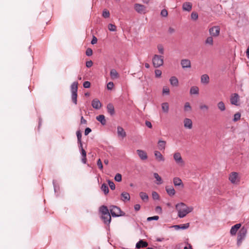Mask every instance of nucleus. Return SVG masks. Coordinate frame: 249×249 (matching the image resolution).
Masks as SVG:
<instances>
[{
	"mask_svg": "<svg viewBox=\"0 0 249 249\" xmlns=\"http://www.w3.org/2000/svg\"><path fill=\"white\" fill-rule=\"evenodd\" d=\"M176 208L178 212V215L179 218H183L193 210L192 207H189L182 202L177 204L176 205Z\"/></svg>",
	"mask_w": 249,
	"mask_h": 249,
	"instance_id": "1",
	"label": "nucleus"
},
{
	"mask_svg": "<svg viewBox=\"0 0 249 249\" xmlns=\"http://www.w3.org/2000/svg\"><path fill=\"white\" fill-rule=\"evenodd\" d=\"M99 212L101 213V218L105 224L109 225L111 220V214L106 206L103 205L99 208Z\"/></svg>",
	"mask_w": 249,
	"mask_h": 249,
	"instance_id": "2",
	"label": "nucleus"
},
{
	"mask_svg": "<svg viewBox=\"0 0 249 249\" xmlns=\"http://www.w3.org/2000/svg\"><path fill=\"white\" fill-rule=\"evenodd\" d=\"M247 231L248 227L246 226H243L240 229L238 233L237 239V245L238 247L241 245L243 240L245 238Z\"/></svg>",
	"mask_w": 249,
	"mask_h": 249,
	"instance_id": "3",
	"label": "nucleus"
},
{
	"mask_svg": "<svg viewBox=\"0 0 249 249\" xmlns=\"http://www.w3.org/2000/svg\"><path fill=\"white\" fill-rule=\"evenodd\" d=\"M78 83L75 81L72 83L71 86V100L72 102L75 104H77V89Z\"/></svg>",
	"mask_w": 249,
	"mask_h": 249,
	"instance_id": "4",
	"label": "nucleus"
},
{
	"mask_svg": "<svg viewBox=\"0 0 249 249\" xmlns=\"http://www.w3.org/2000/svg\"><path fill=\"white\" fill-rule=\"evenodd\" d=\"M109 212L112 217H116L125 215V213L122 212L119 207L114 205L110 207Z\"/></svg>",
	"mask_w": 249,
	"mask_h": 249,
	"instance_id": "5",
	"label": "nucleus"
},
{
	"mask_svg": "<svg viewBox=\"0 0 249 249\" xmlns=\"http://www.w3.org/2000/svg\"><path fill=\"white\" fill-rule=\"evenodd\" d=\"M152 62L155 68H159L163 64V57L162 55L155 54L152 59Z\"/></svg>",
	"mask_w": 249,
	"mask_h": 249,
	"instance_id": "6",
	"label": "nucleus"
},
{
	"mask_svg": "<svg viewBox=\"0 0 249 249\" xmlns=\"http://www.w3.org/2000/svg\"><path fill=\"white\" fill-rule=\"evenodd\" d=\"M173 158L176 164L179 166H183L185 165V162L183 160L180 153H175L173 155Z\"/></svg>",
	"mask_w": 249,
	"mask_h": 249,
	"instance_id": "7",
	"label": "nucleus"
},
{
	"mask_svg": "<svg viewBox=\"0 0 249 249\" xmlns=\"http://www.w3.org/2000/svg\"><path fill=\"white\" fill-rule=\"evenodd\" d=\"M229 179L233 184H237L240 180L238 174L237 172H232L231 173Z\"/></svg>",
	"mask_w": 249,
	"mask_h": 249,
	"instance_id": "8",
	"label": "nucleus"
},
{
	"mask_svg": "<svg viewBox=\"0 0 249 249\" xmlns=\"http://www.w3.org/2000/svg\"><path fill=\"white\" fill-rule=\"evenodd\" d=\"M145 7L143 5L136 3L134 4L135 10L139 14L145 13Z\"/></svg>",
	"mask_w": 249,
	"mask_h": 249,
	"instance_id": "9",
	"label": "nucleus"
},
{
	"mask_svg": "<svg viewBox=\"0 0 249 249\" xmlns=\"http://www.w3.org/2000/svg\"><path fill=\"white\" fill-rule=\"evenodd\" d=\"M209 33L213 36H217L220 33V28L218 26H213L209 29Z\"/></svg>",
	"mask_w": 249,
	"mask_h": 249,
	"instance_id": "10",
	"label": "nucleus"
},
{
	"mask_svg": "<svg viewBox=\"0 0 249 249\" xmlns=\"http://www.w3.org/2000/svg\"><path fill=\"white\" fill-rule=\"evenodd\" d=\"M239 95L237 93H234L231 95L230 101L232 105L238 106V102L239 101Z\"/></svg>",
	"mask_w": 249,
	"mask_h": 249,
	"instance_id": "11",
	"label": "nucleus"
},
{
	"mask_svg": "<svg viewBox=\"0 0 249 249\" xmlns=\"http://www.w3.org/2000/svg\"><path fill=\"white\" fill-rule=\"evenodd\" d=\"M180 64L183 69L190 68L191 67V61L188 59H184L181 60Z\"/></svg>",
	"mask_w": 249,
	"mask_h": 249,
	"instance_id": "12",
	"label": "nucleus"
},
{
	"mask_svg": "<svg viewBox=\"0 0 249 249\" xmlns=\"http://www.w3.org/2000/svg\"><path fill=\"white\" fill-rule=\"evenodd\" d=\"M91 106L94 108L99 109L102 106V104L98 99H94L92 101Z\"/></svg>",
	"mask_w": 249,
	"mask_h": 249,
	"instance_id": "13",
	"label": "nucleus"
},
{
	"mask_svg": "<svg viewBox=\"0 0 249 249\" xmlns=\"http://www.w3.org/2000/svg\"><path fill=\"white\" fill-rule=\"evenodd\" d=\"M136 151L139 157L142 160H144L147 159V154L144 150L138 149Z\"/></svg>",
	"mask_w": 249,
	"mask_h": 249,
	"instance_id": "14",
	"label": "nucleus"
},
{
	"mask_svg": "<svg viewBox=\"0 0 249 249\" xmlns=\"http://www.w3.org/2000/svg\"><path fill=\"white\" fill-rule=\"evenodd\" d=\"M241 226V225L240 223L236 224L234 226H232L230 231V233L231 235H235L236 234L237 231L240 229Z\"/></svg>",
	"mask_w": 249,
	"mask_h": 249,
	"instance_id": "15",
	"label": "nucleus"
},
{
	"mask_svg": "<svg viewBox=\"0 0 249 249\" xmlns=\"http://www.w3.org/2000/svg\"><path fill=\"white\" fill-rule=\"evenodd\" d=\"M173 183L175 186H179L181 188L184 187V185L181 179L178 177H175L173 178Z\"/></svg>",
	"mask_w": 249,
	"mask_h": 249,
	"instance_id": "16",
	"label": "nucleus"
},
{
	"mask_svg": "<svg viewBox=\"0 0 249 249\" xmlns=\"http://www.w3.org/2000/svg\"><path fill=\"white\" fill-rule=\"evenodd\" d=\"M189 223H185L183 224H180V225H176L172 226L173 228H174L176 230H185L189 228Z\"/></svg>",
	"mask_w": 249,
	"mask_h": 249,
	"instance_id": "17",
	"label": "nucleus"
},
{
	"mask_svg": "<svg viewBox=\"0 0 249 249\" xmlns=\"http://www.w3.org/2000/svg\"><path fill=\"white\" fill-rule=\"evenodd\" d=\"M192 9V4L190 2H185L182 4L183 11L190 12Z\"/></svg>",
	"mask_w": 249,
	"mask_h": 249,
	"instance_id": "18",
	"label": "nucleus"
},
{
	"mask_svg": "<svg viewBox=\"0 0 249 249\" xmlns=\"http://www.w3.org/2000/svg\"><path fill=\"white\" fill-rule=\"evenodd\" d=\"M117 134L118 137L124 138L126 137V133L124 131V128L120 126L117 127Z\"/></svg>",
	"mask_w": 249,
	"mask_h": 249,
	"instance_id": "19",
	"label": "nucleus"
},
{
	"mask_svg": "<svg viewBox=\"0 0 249 249\" xmlns=\"http://www.w3.org/2000/svg\"><path fill=\"white\" fill-rule=\"evenodd\" d=\"M183 123L184 126L186 128L191 129L192 128V121L190 119L185 118Z\"/></svg>",
	"mask_w": 249,
	"mask_h": 249,
	"instance_id": "20",
	"label": "nucleus"
},
{
	"mask_svg": "<svg viewBox=\"0 0 249 249\" xmlns=\"http://www.w3.org/2000/svg\"><path fill=\"white\" fill-rule=\"evenodd\" d=\"M166 142L165 141L160 140L158 142V147L160 150H164Z\"/></svg>",
	"mask_w": 249,
	"mask_h": 249,
	"instance_id": "21",
	"label": "nucleus"
},
{
	"mask_svg": "<svg viewBox=\"0 0 249 249\" xmlns=\"http://www.w3.org/2000/svg\"><path fill=\"white\" fill-rule=\"evenodd\" d=\"M121 200H123V201H129L130 199L129 194L126 192H123L121 194Z\"/></svg>",
	"mask_w": 249,
	"mask_h": 249,
	"instance_id": "22",
	"label": "nucleus"
},
{
	"mask_svg": "<svg viewBox=\"0 0 249 249\" xmlns=\"http://www.w3.org/2000/svg\"><path fill=\"white\" fill-rule=\"evenodd\" d=\"M165 190H166L167 193L168 194V195L169 196H173L175 195V191L172 186H171V187L166 186L165 187Z\"/></svg>",
	"mask_w": 249,
	"mask_h": 249,
	"instance_id": "23",
	"label": "nucleus"
},
{
	"mask_svg": "<svg viewBox=\"0 0 249 249\" xmlns=\"http://www.w3.org/2000/svg\"><path fill=\"white\" fill-rule=\"evenodd\" d=\"M147 246V243L146 242L142 240H140L138 243H137L136 245V248L137 249H141L146 247Z\"/></svg>",
	"mask_w": 249,
	"mask_h": 249,
	"instance_id": "24",
	"label": "nucleus"
},
{
	"mask_svg": "<svg viewBox=\"0 0 249 249\" xmlns=\"http://www.w3.org/2000/svg\"><path fill=\"white\" fill-rule=\"evenodd\" d=\"M110 75L112 79H116L119 77V75L117 71L115 69H112L110 72Z\"/></svg>",
	"mask_w": 249,
	"mask_h": 249,
	"instance_id": "25",
	"label": "nucleus"
},
{
	"mask_svg": "<svg viewBox=\"0 0 249 249\" xmlns=\"http://www.w3.org/2000/svg\"><path fill=\"white\" fill-rule=\"evenodd\" d=\"M96 120L100 122L101 124L103 125H105L107 123V121L105 119V117L104 115H99L97 116L96 117Z\"/></svg>",
	"mask_w": 249,
	"mask_h": 249,
	"instance_id": "26",
	"label": "nucleus"
},
{
	"mask_svg": "<svg viewBox=\"0 0 249 249\" xmlns=\"http://www.w3.org/2000/svg\"><path fill=\"white\" fill-rule=\"evenodd\" d=\"M107 110L108 113H109L111 115H113L115 113L114 111V107L113 105L112 104H108L107 105Z\"/></svg>",
	"mask_w": 249,
	"mask_h": 249,
	"instance_id": "27",
	"label": "nucleus"
},
{
	"mask_svg": "<svg viewBox=\"0 0 249 249\" xmlns=\"http://www.w3.org/2000/svg\"><path fill=\"white\" fill-rule=\"evenodd\" d=\"M154 155H155V156L156 157V159L159 161H164V158L163 156L162 155V154L159 151H155Z\"/></svg>",
	"mask_w": 249,
	"mask_h": 249,
	"instance_id": "28",
	"label": "nucleus"
},
{
	"mask_svg": "<svg viewBox=\"0 0 249 249\" xmlns=\"http://www.w3.org/2000/svg\"><path fill=\"white\" fill-rule=\"evenodd\" d=\"M201 82L203 84H207L209 82V77L206 74H203L201 77Z\"/></svg>",
	"mask_w": 249,
	"mask_h": 249,
	"instance_id": "29",
	"label": "nucleus"
},
{
	"mask_svg": "<svg viewBox=\"0 0 249 249\" xmlns=\"http://www.w3.org/2000/svg\"><path fill=\"white\" fill-rule=\"evenodd\" d=\"M170 82L173 86L177 87L178 84V81L177 77L175 76H172L170 79Z\"/></svg>",
	"mask_w": 249,
	"mask_h": 249,
	"instance_id": "30",
	"label": "nucleus"
},
{
	"mask_svg": "<svg viewBox=\"0 0 249 249\" xmlns=\"http://www.w3.org/2000/svg\"><path fill=\"white\" fill-rule=\"evenodd\" d=\"M154 177L156 179V183L157 185H160L162 183V180L161 178V177L159 175V174L157 173H154L153 174Z\"/></svg>",
	"mask_w": 249,
	"mask_h": 249,
	"instance_id": "31",
	"label": "nucleus"
},
{
	"mask_svg": "<svg viewBox=\"0 0 249 249\" xmlns=\"http://www.w3.org/2000/svg\"><path fill=\"white\" fill-rule=\"evenodd\" d=\"M76 136L77 138V142L79 144V147H82V142H81V138H82V134L80 130H78L76 132Z\"/></svg>",
	"mask_w": 249,
	"mask_h": 249,
	"instance_id": "32",
	"label": "nucleus"
},
{
	"mask_svg": "<svg viewBox=\"0 0 249 249\" xmlns=\"http://www.w3.org/2000/svg\"><path fill=\"white\" fill-rule=\"evenodd\" d=\"M140 196L142 200L144 202H146L148 200V196L147 194L144 192H140Z\"/></svg>",
	"mask_w": 249,
	"mask_h": 249,
	"instance_id": "33",
	"label": "nucleus"
},
{
	"mask_svg": "<svg viewBox=\"0 0 249 249\" xmlns=\"http://www.w3.org/2000/svg\"><path fill=\"white\" fill-rule=\"evenodd\" d=\"M218 108L221 111H224L226 109V107L225 104L223 102L220 101L218 103L217 105Z\"/></svg>",
	"mask_w": 249,
	"mask_h": 249,
	"instance_id": "34",
	"label": "nucleus"
},
{
	"mask_svg": "<svg viewBox=\"0 0 249 249\" xmlns=\"http://www.w3.org/2000/svg\"><path fill=\"white\" fill-rule=\"evenodd\" d=\"M162 110L164 112L167 113L169 111V105L168 103L165 102L161 104Z\"/></svg>",
	"mask_w": 249,
	"mask_h": 249,
	"instance_id": "35",
	"label": "nucleus"
},
{
	"mask_svg": "<svg viewBox=\"0 0 249 249\" xmlns=\"http://www.w3.org/2000/svg\"><path fill=\"white\" fill-rule=\"evenodd\" d=\"M101 189L104 193V194L105 195H107L108 193V191H109L108 187V186L106 184L103 183L101 186Z\"/></svg>",
	"mask_w": 249,
	"mask_h": 249,
	"instance_id": "36",
	"label": "nucleus"
},
{
	"mask_svg": "<svg viewBox=\"0 0 249 249\" xmlns=\"http://www.w3.org/2000/svg\"><path fill=\"white\" fill-rule=\"evenodd\" d=\"M199 89L196 86L192 87L190 89V93L191 94H198Z\"/></svg>",
	"mask_w": 249,
	"mask_h": 249,
	"instance_id": "37",
	"label": "nucleus"
},
{
	"mask_svg": "<svg viewBox=\"0 0 249 249\" xmlns=\"http://www.w3.org/2000/svg\"><path fill=\"white\" fill-rule=\"evenodd\" d=\"M108 30L110 31L114 32L116 30V27L114 24L109 23L108 25Z\"/></svg>",
	"mask_w": 249,
	"mask_h": 249,
	"instance_id": "38",
	"label": "nucleus"
},
{
	"mask_svg": "<svg viewBox=\"0 0 249 249\" xmlns=\"http://www.w3.org/2000/svg\"><path fill=\"white\" fill-rule=\"evenodd\" d=\"M191 107L189 103L186 102L184 105V109L185 111H189L191 110Z\"/></svg>",
	"mask_w": 249,
	"mask_h": 249,
	"instance_id": "39",
	"label": "nucleus"
},
{
	"mask_svg": "<svg viewBox=\"0 0 249 249\" xmlns=\"http://www.w3.org/2000/svg\"><path fill=\"white\" fill-rule=\"evenodd\" d=\"M240 118H241V114L239 112H237L234 115L233 121L234 122H237V121H238L240 119Z\"/></svg>",
	"mask_w": 249,
	"mask_h": 249,
	"instance_id": "40",
	"label": "nucleus"
},
{
	"mask_svg": "<svg viewBox=\"0 0 249 249\" xmlns=\"http://www.w3.org/2000/svg\"><path fill=\"white\" fill-rule=\"evenodd\" d=\"M152 198L154 200H159L160 199V196L155 191L152 192Z\"/></svg>",
	"mask_w": 249,
	"mask_h": 249,
	"instance_id": "41",
	"label": "nucleus"
},
{
	"mask_svg": "<svg viewBox=\"0 0 249 249\" xmlns=\"http://www.w3.org/2000/svg\"><path fill=\"white\" fill-rule=\"evenodd\" d=\"M114 179L117 182H120L122 180V175L119 174L117 173L114 177Z\"/></svg>",
	"mask_w": 249,
	"mask_h": 249,
	"instance_id": "42",
	"label": "nucleus"
},
{
	"mask_svg": "<svg viewBox=\"0 0 249 249\" xmlns=\"http://www.w3.org/2000/svg\"><path fill=\"white\" fill-rule=\"evenodd\" d=\"M157 48L159 53L163 54L164 53V49L162 45L161 44H159Z\"/></svg>",
	"mask_w": 249,
	"mask_h": 249,
	"instance_id": "43",
	"label": "nucleus"
},
{
	"mask_svg": "<svg viewBox=\"0 0 249 249\" xmlns=\"http://www.w3.org/2000/svg\"><path fill=\"white\" fill-rule=\"evenodd\" d=\"M108 185L112 190H114L115 189V185L114 182L110 180H108Z\"/></svg>",
	"mask_w": 249,
	"mask_h": 249,
	"instance_id": "44",
	"label": "nucleus"
},
{
	"mask_svg": "<svg viewBox=\"0 0 249 249\" xmlns=\"http://www.w3.org/2000/svg\"><path fill=\"white\" fill-rule=\"evenodd\" d=\"M109 12L107 10H104L102 13V16L105 18H107L109 17Z\"/></svg>",
	"mask_w": 249,
	"mask_h": 249,
	"instance_id": "45",
	"label": "nucleus"
},
{
	"mask_svg": "<svg viewBox=\"0 0 249 249\" xmlns=\"http://www.w3.org/2000/svg\"><path fill=\"white\" fill-rule=\"evenodd\" d=\"M206 44H209V45H213V39L212 37L209 36L207 37V38L206 40L205 41Z\"/></svg>",
	"mask_w": 249,
	"mask_h": 249,
	"instance_id": "46",
	"label": "nucleus"
},
{
	"mask_svg": "<svg viewBox=\"0 0 249 249\" xmlns=\"http://www.w3.org/2000/svg\"><path fill=\"white\" fill-rule=\"evenodd\" d=\"M159 219V216L155 215V216H154L148 217L147 218V221H152V220H158Z\"/></svg>",
	"mask_w": 249,
	"mask_h": 249,
	"instance_id": "47",
	"label": "nucleus"
},
{
	"mask_svg": "<svg viewBox=\"0 0 249 249\" xmlns=\"http://www.w3.org/2000/svg\"><path fill=\"white\" fill-rule=\"evenodd\" d=\"M79 149L81 150V153L82 155V157H86V151L83 149V146H82V147H79Z\"/></svg>",
	"mask_w": 249,
	"mask_h": 249,
	"instance_id": "48",
	"label": "nucleus"
},
{
	"mask_svg": "<svg viewBox=\"0 0 249 249\" xmlns=\"http://www.w3.org/2000/svg\"><path fill=\"white\" fill-rule=\"evenodd\" d=\"M97 165L100 170H102L103 168V164L101 160L99 159L97 161Z\"/></svg>",
	"mask_w": 249,
	"mask_h": 249,
	"instance_id": "49",
	"label": "nucleus"
},
{
	"mask_svg": "<svg viewBox=\"0 0 249 249\" xmlns=\"http://www.w3.org/2000/svg\"><path fill=\"white\" fill-rule=\"evenodd\" d=\"M191 18L193 20H196L198 18V14L196 12L192 13Z\"/></svg>",
	"mask_w": 249,
	"mask_h": 249,
	"instance_id": "50",
	"label": "nucleus"
},
{
	"mask_svg": "<svg viewBox=\"0 0 249 249\" xmlns=\"http://www.w3.org/2000/svg\"><path fill=\"white\" fill-rule=\"evenodd\" d=\"M92 54V50L90 48H88L86 51V54L88 56H91Z\"/></svg>",
	"mask_w": 249,
	"mask_h": 249,
	"instance_id": "51",
	"label": "nucleus"
},
{
	"mask_svg": "<svg viewBox=\"0 0 249 249\" xmlns=\"http://www.w3.org/2000/svg\"><path fill=\"white\" fill-rule=\"evenodd\" d=\"M155 76L156 77H160L161 75V71L160 70H156L155 71Z\"/></svg>",
	"mask_w": 249,
	"mask_h": 249,
	"instance_id": "52",
	"label": "nucleus"
},
{
	"mask_svg": "<svg viewBox=\"0 0 249 249\" xmlns=\"http://www.w3.org/2000/svg\"><path fill=\"white\" fill-rule=\"evenodd\" d=\"M162 92H163V94H165L168 95L170 92V90H169V88H168L167 87H164L163 89Z\"/></svg>",
	"mask_w": 249,
	"mask_h": 249,
	"instance_id": "53",
	"label": "nucleus"
},
{
	"mask_svg": "<svg viewBox=\"0 0 249 249\" xmlns=\"http://www.w3.org/2000/svg\"><path fill=\"white\" fill-rule=\"evenodd\" d=\"M160 14L162 17H166L168 15V12L166 10L163 9L161 10Z\"/></svg>",
	"mask_w": 249,
	"mask_h": 249,
	"instance_id": "54",
	"label": "nucleus"
},
{
	"mask_svg": "<svg viewBox=\"0 0 249 249\" xmlns=\"http://www.w3.org/2000/svg\"><path fill=\"white\" fill-rule=\"evenodd\" d=\"M113 86H114V84H113V83L112 82H109L107 84V88L109 90L112 89L113 88Z\"/></svg>",
	"mask_w": 249,
	"mask_h": 249,
	"instance_id": "55",
	"label": "nucleus"
},
{
	"mask_svg": "<svg viewBox=\"0 0 249 249\" xmlns=\"http://www.w3.org/2000/svg\"><path fill=\"white\" fill-rule=\"evenodd\" d=\"M53 183L54 193L55 194H56L57 190V189H59V187L57 186V185L55 183V181L54 180H53Z\"/></svg>",
	"mask_w": 249,
	"mask_h": 249,
	"instance_id": "56",
	"label": "nucleus"
},
{
	"mask_svg": "<svg viewBox=\"0 0 249 249\" xmlns=\"http://www.w3.org/2000/svg\"><path fill=\"white\" fill-rule=\"evenodd\" d=\"M90 83L89 81H85L83 83V87L85 88H89L90 87Z\"/></svg>",
	"mask_w": 249,
	"mask_h": 249,
	"instance_id": "57",
	"label": "nucleus"
},
{
	"mask_svg": "<svg viewBox=\"0 0 249 249\" xmlns=\"http://www.w3.org/2000/svg\"><path fill=\"white\" fill-rule=\"evenodd\" d=\"M199 108L201 110H208V109L209 108L208 107L205 105H200Z\"/></svg>",
	"mask_w": 249,
	"mask_h": 249,
	"instance_id": "58",
	"label": "nucleus"
},
{
	"mask_svg": "<svg viewBox=\"0 0 249 249\" xmlns=\"http://www.w3.org/2000/svg\"><path fill=\"white\" fill-rule=\"evenodd\" d=\"M156 212L158 213H162V209L160 206H158L155 208Z\"/></svg>",
	"mask_w": 249,
	"mask_h": 249,
	"instance_id": "59",
	"label": "nucleus"
},
{
	"mask_svg": "<svg viewBox=\"0 0 249 249\" xmlns=\"http://www.w3.org/2000/svg\"><path fill=\"white\" fill-rule=\"evenodd\" d=\"M93 65V62L91 60L88 61L86 62V65L87 68H90Z\"/></svg>",
	"mask_w": 249,
	"mask_h": 249,
	"instance_id": "60",
	"label": "nucleus"
},
{
	"mask_svg": "<svg viewBox=\"0 0 249 249\" xmlns=\"http://www.w3.org/2000/svg\"><path fill=\"white\" fill-rule=\"evenodd\" d=\"M97 42V39L95 36H93L92 39L91 41V44L94 45L96 44Z\"/></svg>",
	"mask_w": 249,
	"mask_h": 249,
	"instance_id": "61",
	"label": "nucleus"
},
{
	"mask_svg": "<svg viewBox=\"0 0 249 249\" xmlns=\"http://www.w3.org/2000/svg\"><path fill=\"white\" fill-rule=\"evenodd\" d=\"M91 131V130L90 128H89V127L86 128L85 130V135H88Z\"/></svg>",
	"mask_w": 249,
	"mask_h": 249,
	"instance_id": "62",
	"label": "nucleus"
},
{
	"mask_svg": "<svg viewBox=\"0 0 249 249\" xmlns=\"http://www.w3.org/2000/svg\"><path fill=\"white\" fill-rule=\"evenodd\" d=\"M134 207L136 211H138L141 208V205L140 204H137L134 205Z\"/></svg>",
	"mask_w": 249,
	"mask_h": 249,
	"instance_id": "63",
	"label": "nucleus"
},
{
	"mask_svg": "<svg viewBox=\"0 0 249 249\" xmlns=\"http://www.w3.org/2000/svg\"><path fill=\"white\" fill-rule=\"evenodd\" d=\"M184 249H193L191 244L187 243V246L184 247Z\"/></svg>",
	"mask_w": 249,
	"mask_h": 249,
	"instance_id": "64",
	"label": "nucleus"
}]
</instances>
